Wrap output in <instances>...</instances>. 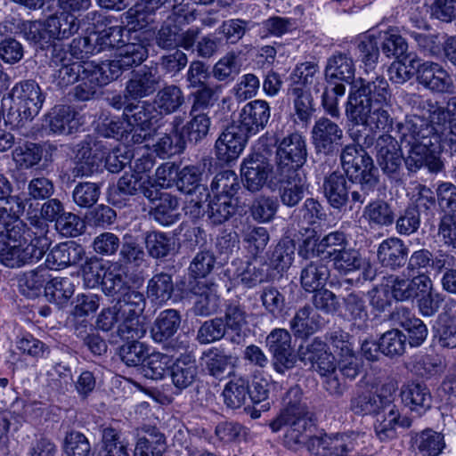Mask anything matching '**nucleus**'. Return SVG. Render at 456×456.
<instances>
[{
	"label": "nucleus",
	"instance_id": "1",
	"mask_svg": "<svg viewBox=\"0 0 456 456\" xmlns=\"http://www.w3.org/2000/svg\"><path fill=\"white\" fill-rule=\"evenodd\" d=\"M391 94L387 79L377 75L365 79L358 78L354 81L348 96L346 113L348 118L356 125L362 126L365 134H359L360 130L352 132L351 136L361 147H370L376 142L374 130L390 134L395 132L398 136L396 126L394 127V118L390 114Z\"/></svg>",
	"mask_w": 456,
	"mask_h": 456
},
{
	"label": "nucleus",
	"instance_id": "5",
	"mask_svg": "<svg viewBox=\"0 0 456 456\" xmlns=\"http://www.w3.org/2000/svg\"><path fill=\"white\" fill-rule=\"evenodd\" d=\"M115 59L98 64H90L91 74L102 84L118 79L124 71L140 65L148 56V50L142 43L123 44Z\"/></svg>",
	"mask_w": 456,
	"mask_h": 456
},
{
	"label": "nucleus",
	"instance_id": "14",
	"mask_svg": "<svg viewBox=\"0 0 456 456\" xmlns=\"http://www.w3.org/2000/svg\"><path fill=\"white\" fill-rule=\"evenodd\" d=\"M265 342L273 356V366L277 372L284 374L295 366L297 356L291 346V335L287 330H273Z\"/></svg>",
	"mask_w": 456,
	"mask_h": 456
},
{
	"label": "nucleus",
	"instance_id": "10",
	"mask_svg": "<svg viewBox=\"0 0 456 456\" xmlns=\"http://www.w3.org/2000/svg\"><path fill=\"white\" fill-rule=\"evenodd\" d=\"M411 68L416 69V78L419 85L434 94H452L454 83L451 74L438 62L417 58L409 60Z\"/></svg>",
	"mask_w": 456,
	"mask_h": 456
},
{
	"label": "nucleus",
	"instance_id": "22",
	"mask_svg": "<svg viewBox=\"0 0 456 456\" xmlns=\"http://www.w3.org/2000/svg\"><path fill=\"white\" fill-rule=\"evenodd\" d=\"M202 170L198 166H187L183 167L178 175L177 187L178 189L186 194H194L199 192L200 198L197 196V199H191L188 208H193L195 216H199L201 213L203 208V200H207L209 197L208 188L200 184V178Z\"/></svg>",
	"mask_w": 456,
	"mask_h": 456
},
{
	"label": "nucleus",
	"instance_id": "42",
	"mask_svg": "<svg viewBox=\"0 0 456 456\" xmlns=\"http://www.w3.org/2000/svg\"><path fill=\"white\" fill-rule=\"evenodd\" d=\"M130 288L127 276L118 264L109 266L102 280V290L105 296L116 301Z\"/></svg>",
	"mask_w": 456,
	"mask_h": 456
},
{
	"label": "nucleus",
	"instance_id": "13",
	"mask_svg": "<svg viewBox=\"0 0 456 456\" xmlns=\"http://www.w3.org/2000/svg\"><path fill=\"white\" fill-rule=\"evenodd\" d=\"M240 171L245 187L253 192L260 191L269 178L272 182H275V167L260 152H256L245 159Z\"/></svg>",
	"mask_w": 456,
	"mask_h": 456
},
{
	"label": "nucleus",
	"instance_id": "26",
	"mask_svg": "<svg viewBox=\"0 0 456 456\" xmlns=\"http://www.w3.org/2000/svg\"><path fill=\"white\" fill-rule=\"evenodd\" d=\"M199 367L192 353H183L170 366L172 384L178 392L191 387L198 379Z\"/></svg>",
	"mask_w": 456,
	"mask_h": 456
},
{
	"label": "nucleus",
	"instance_id": "50",
	"mask_svg": "<svg viewBox=\"0 0 456 456\" xmlns=\"http://www.w3.org/2000/svg\"><path fill=\"white\" fill-rule=\"evenodd\" d=\"M166 449L165 438L156 428H144V435L138 438L134 456H162Z\"/></svg>",
	"mask_w": 456,
	"mask_h": 456
},
{
	"label": "nucleus",
	"instance_id": "25",
	"mask_svg": "<svg viewBox=\"0 0 456 456\" xmlns=\"http://www.w3.org/2000/svg\"><path fill=\"white\" fill-rule=\"evenodd\" d=\"M115 194L123 198L142 194L153 201L158 197V188L150 175L125 173L117 183Z\"/></svg>",
	"mask_w": 456,
	"mask_h": 456
},
{
	"label": "nucleus",
	"instance_id": "56",
	"mask_svg": "<svg viewBox=\"0 0 456 456\" xmlns=\"http://www.w3.org/2000/svg\"><path fill=\"white\" fill-rule=\"evenodd\" d=\"M248 380L239 377L230 380L223 391L224 403L231 409H239L248 400Z\"/></svg>",
	"mask_w": 456,
	"mask_h": 456
},
{
	"label": "nucleus",
	"instance_id": "43",
	"mask_svg": "<svg viewBox=\"0 0 456 456\" xmlns=\"http://www.w3.org/2000/svg\"><path fill=\"white\" fill-rule=\"evenodd\" d=\"M354 65L351 57L345 53H338L327 61L325 68V77L327 81L339 80L351 83L354 77Z\"/></svg>",
	"mask_w": 456,
	"mask_h": 456
},
{
	"label": "nucleus",
	"instance_id": "33",
	"mask_svg": "<svg viewBox=\"0 0 456 456\" xmlns=\"http://www.w3.org/2000/svg\"><path fill=\"white\" fill-rule=\"evenodd\" d=\"M408 254L407 246L402 240L395 237L384 240L377 250V257L382 266L394 271L404 266Z\"/></svg>",
	"mask_w": 456,
	"mask_h": 456
},
{
	"label": "nucleus",
	"instance_id": "60",
	"mask_svg": "<svg viewBox=\"0 0 456 456\" xmlns=\"http://www.w3.org/2000/svg\"><path fill=\"white\" fill-rule=\"evenodd\" d=\"M345 312L348 320L357 329L366 326L369 320L364 299L358 294L350 293L344 298Z\"/></svg>",
	"mask_w": 456,
	"mask_h": 456
},
{
	"label": "nucleus",
	"instance_id": "28",
	"mask_svg": "<svg viewBox=\"0 0 456 456\" xmlns=\"http://www.w3.org/2000/svg\"><path fill=\"white\" fill-rule=\"evenodd\" d=\"M8 96L21 105L24 108V112L28 111V115H37L45 102V96L38 84L31 79L15 84Z\"/></svg>",
	"mask_w": 456,
	"mask_h": 456
},
{
	"label": "nucleus",
	"instance_id": "37",
	"mask_svg": "<svg viewBox=\"0 0 456 456\" xmlns=\"http://www.w3.org/2000/svg\"><path fill=\"white\" fill-rule=\"evenodd\" d=\"M401 397L404 405L419 416L426 413L432 406V395L425 384H408L402 388Z\"/></svg>",
	"mask_w": 456,
	"mask_h": 456
},
{
	"label": "nucleus",
	"instance_id": "34",
	"mask_svg": "<svg viewBox=\"0 0 456 456\" xmlns=\"http://www.w3.org/2000/svg\"><path fill=\"white\" fill-rule=\"evenodd\" d=\"M330 277L328 264L318 256L305 259L300 273L302 288L308 292L323 288Z\"/></svg>",
	"mask_w": 456,
	"mask_h": 456
},
{
	"label": "nucleus",
	"instance_id": "58",
	"mask_svg": "<svg viewBox=\"0 0 456 456\" xmlns=\"http://www.w3.org/2000/svg\"><path fill=\"white\" fill-rule=\"evenodd\" d=\"M148 253L154 258H163L175 250V240L161 232H148L144 236Z\"/></svg>",
	"mask_w": 456,
	"mask_h": 456
},
{
	"label": "nucleus",
	"instance_id": "40",
	"mask_svg": "<svg viewBox=\"0 0 456 456\" xmlns=\"http://www.w3.org/2000/svg\"><path fill=\"white\" fill-rule=\"evenodd\" d=\"M413 450L421 456H439L445 448L444 436L427 428L411 435Z\"/></svg>",
	"mask_w": 456,
	"mask_h": 456
},
{
	"label": "nucleus",
	"instance_id": "49",
	"mask_svg": "<svg viewBox=\"0 0 456 456\" xmlns=\"http://www.w3.org/2000/svg\"><path fill=\"white\" fill-rule=\"evenodd\" d=\"M292 97L294 114L299 122L308 124L315 111L311 93L299 85H292L289 89Z\"/></svg>",
	"mask_w": 456,
	"mask_h": 456
},
{
	"label": "nucleus",
	"instance_id": "20",
	"mask_svg": "<svg viewBox=\"0 0 456 456\" xmlns=\"http://www.w3.org/2000/svg\"><path fill=\"white\" fill-rule=\"evenodd\" d=\"M160 83L157 67L143 66L134 71L126 84V96L139 100L152 94Z\"/></svg>",
	"mask_w": 456,
	"mask_h": 456
},
{
	"label": "nucleus",
	"instance_id": "15",
	"mask_svg": "<svg viewBox=\"0 0 456 456\" xmlns=\"http://www.w3.org/2000/svg\"><path fill=\"white\" fill-rule=\"evenodd\" d=\"M85 63L73 61L68 52L54 48L50 61L51 83L59 89L74 84L83 75Z\"/></svg>",
	"mask_w": 456,
	"mask_h": 456
},
{
	"label": "nucleus",
	"instance_id": "35",
	"mask_svg": "<svg viewBox=\"0 0 456 456\" xmlns=\"http://www.w3.org/2000/svg\"><path fill=\"white\" fill-rule=\"evenodd\" d=\"M180 324L181 317L176 310H164L155 319L151 329V336L156 343H167L166 347L168 348L172 343L169 340L177 332Z\"/></svg>",
	"mask_w": 456,
	"mask_h": 456
},
{
	"label": "nucleus",
	"instance_id": "47",
	"mask_svg": "<svg viewBox=\"0 0 456 456\" xmlns=\"http://www.w3.org/2000/svg\"><path fill=\"white\" fill-rule=\"evenodd\" d=\"M51 275L45 265H39L37 268L24 273L19 278V286L21 292L28 297H38L42 291H45Z\"/></svg>",
	"mask_w": 456,
	"mask_h": 456
},
{
	"label": "nucleus",
	"instance_id": "11",
	"mask_svg": "<svg viewBox=\"0 0 456 456\" xmlns=\"http://www.w3.org/2000/svg\"><path fill=\"white\" fill-rule=\"evenodd\" d=\"M50 239H39L24 246L4 244L0 263L8 268H20L38 262L49 248Z\"/></svg>",
	"mask_w": 456,
	"mask_h": 456
},
{
	"label": "nucleus",
	"instance_id": "51",
	"mask_svg": "<svg viewBox=\"0 0 456 456\" xmlns=\"http://www.w3.org/2000/svg\"><path fill=\"white\" fill-rule=\"evenodd\" d=\"M362 217L371 227H385L394 223L395 213L388 202L383 200H376L369 202L364 207Z\"/></svg>",
	"mask_w": 456,
	"mask_h": 456
},
{
	"label": "nucleus",
	"instance_id": "19",
	"mask_svg": "<svg viewBox=\"0 0 456 456\" xmlns=\"http://www.w3.org/2000/svg\"><path fill=\"white\" fill-rule=\"evenodd\" d=\"M381 391L380 394H375L371 390L357 391L350 400V410L360 416L379 414L394 399L392 391L395 392V387L392 386L387 389L383 387Z\"/></svg>",
	"mask_w": 456,
	"mask_h": 456
},
{
	"label": "nucleus",
	"instance_id": "17",
	"mask_svg": "<svg viewBox=\"0 0 456 456\" xmlns=\"http://www.w3.org/2000/svg\"><path fill=\"white\" fill-rule=\"evenodd\" d=\"M377 161L384 174L395 178L402 169L403 151L392 134H380L375 142Z\"/></svg>",
	"mask_w": 456,
	"mask_h": 456
},
{
	"label": "nucleus",
	"instance_id": "2",
	"mask_svg": "<svg viewBox=\"0 0 456 456\" xmlns=\"http://www.w3.org/2000/svg\"><path fill=\"white\" fill-rule=\"evenodd\" d=\"M343 172L336 170L326 175L322 191L329 205L340 210L349 201L351 208L361 206L379 183V170L373 159L355 144L346 145L340 152Z\"/></svg>",
	"mask_w": 456,
	"mask_h": 456
},
{
	"label": "nucleus",
	"instance_id": "29",
	"mask_svg": "<svg viewBox=\"0 0 456 456\" xmlns=\"http://www.w3.org/2000/svg\"><path fill=\"white\" fill-rule=\"evenodd\" d=\"M85 256L83 247L69 240L54 246L46 256L45 265L48 270H60L78 264Z\"/></svg>",
	"mask_w": 456,
	"mask_h": 456
},
{
	"label": "nucleus",
	"instance_id": "48",
	"mask_svg": "<svg viewBox=\"0 0 456 456\" xmlns=\"http://www.w3.org/2000/svg\"><path fill=\"white\" fill-rule=\"evenodd\" d=\"M75 292V285L69 277L50 278L45 288L47 300L58 307H65Z\"/></svg>",
	"mask_w": 456,
	"mask_h": 456
},
{
	"label": "nucleus",
	"instance_id": "30",
	"mask_svg": "<svg viewBox=\"0 0 456 456\" xmlns=\"http://www.w3.org/2000/svg\"><path fill=\"white\" fill-rule=\"evenodd\" d=\"M94 147L96 143L93 146L91 141H83L77 145L72 172L75 177L90 176L101 167L105 152L98 153Z\"/></svg>",
	"mask_w": 456,
	"mask_h": 456
},
{
	"label": "nucleus",
	"instance_id": "6",
	"mask_svg": "<svg viewBox=\"0 0 456 456\" xmlns=\"http://www.w3.org/2000/svg\"><path fill=\"white\" fill-rule=\"evenodd\" d=\"M115 302L121 318V322L118 325V336L121 338L144 337L147 329L141 321V315L146 305L143 293L130 287Z\"/></svg>",
	"mask_w": 456,
	"mask_h": 456
},
{
	"label": "nucleus",
	"instance_id": "8",
	"mask_svg": "<svg viewBox=\"0 0 456 456\" xmlns=\"http://www.w3.org/2000/svg\"><path fill=\"white\" fill-rule=\"evenodd\" d=\"M425 108L428 113V126L456 152V96L450 97L445 106L428 100Z\"/></svg>",
	"mask_w": 456,
	"mask_h": 456
},
{
	"label": "nucleus",
	"instance_id": "61",
	"mask_svg": "<svg viewBox=\"0 0 456 456\" xmlns=\"http://www.w3.org/2000/svg\"><path fill=\"white\" fill-rule=\"evenodd\" d=\"M42 158L43 147L31 142L17 146L12 151V159L20 168H31L37 165Z\"/></svg>",
	"mask_w": 456,
	"mask_h": 456
},
{
	"label": "nucleus",
	"instance_id": "57",
	"mask_svg": "<svg viewBox=\"0 0 456 456\" xmlns=\"http://www.w3.org/2000/svg\"><path fill=\"white\" fill-rule=\"evenodd\" d=\"M191 120L181 128V135L191 143H198L207 137L210 127V118L208 113L190 114Z\"/></svg>",
	"mask_w": 456,
	"mask_h": 456
},
{
	"label": "nucleus",
	"instance_id": "55",
	"mask_svg": "<svg viewBox=\"0 0 456 456\" xmlns=\"http://www.w3.org/2000/svg\"><path fill=\"white\" fill-rule=\"evenodd\" d=\"M410 37L416 43L418 50L427 57L440 58L443 55L444 40L437 32L427 31H409Z\"/></svg>",
	"mask_w": 456,
	"mask_h": 456
},
{
	"label": "nucleus",
	"instance_id": "7",
	"mask_svg": "<svg viewBox=\"0 0 456 456\" xmlns=\"http://www.w3.org/2000/svg\"><path fill=\"white\" fill-rule=\"evenodd\" d=\"M276 144L275 174L300 173L308 154L305 137L299 132H293L276 140Z\"/></svg>",
	"mask_w": 456,
	"mask_h": 456
},
{
	"label": "nucleus",
	"instance_id": "24",
	"mask_svg": "<svg viewBox=\"0 0 456 456\" xmlns=\"http://www.w3.org/2000/svg\"><path fill=\"white\" fill-rule=\"evenodd\" d=\"M270 117L269 103L264 100H254L241 109L239 126L249 135H254L266 127Z\"/></svg>",
	"mask_w": 456,
	"mask_h": 456
},
{
	"label": "nucleus",
	"instance_id": "27",
	"mask_svg": "<svg viewBox=\"0 0 456 456\" xmlns=\"http://www.w3.org/2000/svg\"><path fill=\"white\" fill-rule=\"evenodd\" d=\"M392 297L397 301L414 299L419 290L431 285V279L426 274H418L412 278L403 275H390L387 279Z\"/></svg>",
	"mask_w": 456,
	"mask_h": 456
},
{
	"label": "nucleus",
	"instance_id": "38",
	"mask_svg": "<svg viewBox=\"0 0 456 456\" xmlns=\"http://www.w3.org/2000/svg\"><path fill=\"white\" fill-rule=\"evenodd\" d=\"M76 115V111L70 106L59 105L48 113L45 122L53 134H69L78 127Z\"/></svg>",
	"mask_w": 456,
	"mask_h": 456
},
{
	"label": "nucleus",
	"instance_id": "9",
	"mask_svg": "<svg viewBox=\"0 0 456 456\" xmlns=\"http://www.w3.org/2000/svg\"><path fill=\"white\" fill-rule=\"evenodd\" d=\"M311 139L316 155L334 157L345 148H342V127L327 117H321L315 120L311 130Z\"/></svg>",
	"mask_w": 456,
	"mask_h": 456
},
{
	"label": "nucleus",
	"instance_id": "64",
	"mask_svg": "<svg viewBox=\"0 0 456 456\" xmlns=\"http://www.w3.org/2000/svg\"><path fill=\"white\" fill-rule=\"evenodd\" d=\"M295 250L296 247L293 240H281L272 251L269 258L271 267L278 273L287 271L293 263Z\"/></svg>",
	"mask_w": 456,
	"mask_h": 456
},
{
	"label": "nucleus",
	"instance_id": "21",
	"mask_svg": "<svg viewBox=\"0 0 456 456\" xmlns=\"http://www.w3.org/2000/svg\"><path fill=\"white\" fill-rule=\"evenodd\" d=\"M412 420L408 417H401L398 408L394 403V399L387 403L374 422V431L381 442L392 440L396 437V428H409Z\"/></svg>",
	"mask_w": 456,
	"mask_h": 456
},
{
	"label": "nucleus",
	"instance_id": "36",
	"mask_svg": "<svg viewBox=\"0 0 456 456\" xmlns=\"http://www.w3.org/2000/svg\"><path fill=\"white\" fill-rule=\"evenodd\" d=\"M323 325V319L309 305L299 308L289 322V328L294 336L305 338L314 334Z\"/></svg>",
	"mask_w": 456,
	"mask_h": 456
},
{
	"label": "nucleus",
	"instance_id": "53",
	"mask_svg": "<svg viewBox=\"0 0 456 456\" xmlns=\"http://www.w3.org/2000/svg\"><path fill=\"white\" fill-rule=\"evenodd\" d=\"M355 54L363 64L366 73L374 70L379 57V47L377 38L373 35L359 37L356 40Z\"/></svg>",
	"mask_w": 456,
	"mask_h": 456
},
{
	"label": "nucleus",
	"instance_id": "39",
	"mask_svg": "<svg viewBox=\"0 0 456 456\" xmlns=\"http://www.w3.org/2000/svg\"><path fill=\"white\" fill-rule=\"evenodd\" d=\"M50 43L70 37L79 29L77 17L66 12H56L45 20Z\"/></svg>",
	"mask_w": 456,
	"mask_h": 456
},
{
	"label": "nucleus",
	"instance_id": "3",
	"mask_svg": "<svg viewBox=\"0 0 456 456\" xmlns=\"http://www.w3.org/2000/svg\"><path fill=\"white\" fill-rule=\"evenodd\" d=\"M396 131L409 175H415L421 169L430 174L444 170L441 159L444 141L432 131L426 118L417 115L407 116L403 122L396 123Z\"/></svg>",
	"mask_w": 456,
	"mask_h": 456
},
{
	"label": "nucleus",
	"instance_id": "41",
	"mask_svg": "<svg viewBox=\"0 0 456 456\" xmlns=\"http://www.w3.org/2000/svg\"><path fill=\"white\" fill-rule=\"evenodd\" d=\"M195 296L193 311L197 315L208 316L215 314L219 307V297L215 286L197 282L191 289Z\"/></svg>",
	"mask_w": 456,
	"mask_h": 456
},
{
	"label": "nucleus",
	"instance_id": "63",
	"mask_svg": "<svg viewBox=\"0 0 456 456\" xmlns=\"http://www.w3.org/2000/svg\"><path fill=\"white\" fill-rule=\"evenodd\" d=\"M158 9L142 2L131 7L125 13V19L129 29L140 30L152 23L154 21V13Z\"/></svg>",
	"mask_w": 456,
	"mask_h": 456
},
{
	"label": "nucleus",
	"instance_id": "46",
	"mask_svg": "<svg viewBox=\"0 0 456 456\" xmlns=\"http://www.w3.org/2000/svg\"><path fill=\"white\" fill-rule=\"evenodd\" d=\"M159 112L155 106L148 102L141 104L130 103L125 107V117L128 126H140L146 131L153 128Z\"/></svg>",
	"mask_w": 456,
	"mask_h": 456
},
{
	"label": "nucleus",
	"instance_id": "32",
	"mask_svg": "<svg viewBox=\"0 0 456 456\" xmlns=\"http://www.w3.org/2000/svg\"><path fill=\"white\" fill-rule=\"evenodd\" d=\"M248 314L245 306L238 301L227 304L224 323L227 326V336L232 344L240 345L247 336Z\"/></svg>",
	"mask_w": 456,
	"mask_h": 456
},
{
	"label": "nucleus",
	"instance_id": "59",
	"mask_svg": "<svg viewBox=\"0 0 456 456\" xmlns=\"http://www.w3.org/2000/svg\"><path fill=\"white\" fill-rule=\"evenodd\" d=\"M242 241L253 256H257L265 250L270 236L266 228L256 225H247L241 231Z\"/></svg>",
	"mask_w": 456,
	"mask_h": 456
},
{
	"label": "nucleus",
	"instance_id": "4",
	"mask_svg": "<svg viewBox=\"0 0 456 456\" xmlns=\"http://www.w3.org/2000/svg\"><path fill=\"white\" fill-rule=\"evenodd\" d=\"M273 432L286 428L284 444L290 449L305 445L312 436L314 424L308 408H284L270 423Z\"/></svg>",
	"mask_w": 456,
	"mask_h": 456
},
{
	"label": "nucleus",
	"instance_id": "54",
	"mask_svg": "<svg viewBox=\"0 0 456 456\" xmlns=\"http://www.w3.org/2000/svg\"><path fill=\"white\" fill-rule=\"evenodd\" d=\"M206 366L209 374L215 378L222 379L229 375L233 368V358L224 349L213 347L204 353Z\"/></svg>",
	"mask_w": 456,
	"mask_h": 456
},
{
	"label": "nucleus",
	"instance_id": "52",
	"mask_svg": "<svg viewBox=\"0 0 456 456\" xmlns=\"http://www.w3.org/2000/svg\"><path fill=\"white\" fill-rule=\"evenodd\" d=\"M184 103L182 89L170 85L160 89L154 98L153 105L160 114H171L177 111Z\"/></svg>",
	"mask_w": 456,
	"mask_h": 456
},
{
	"label": "nucleus",
	"instance_id": "62",
	"mask_svg": "<svg viewBox=\"0 0 456 456\" xmlns=\"http://www.w3.org/2000/svg\"><path fill=\"white\" fill-rule=\"evenodd\" d=\"M279 207V201L275 197L259 195L253 200L249 210L255 221L269 223L274 218Z\"/></svg>",
	"mask_w": 456,
	"mask_h": 456
},
{
	"label": "nucleus",
	"instance_id": "12",
	"mask_svg": "<svg viewBox=\"0 0 456 456\" xmlns=\"http://www.w3.org/2000/svg\"><path fill=\"white\" fill-rule=\"evenodd\" d=\"M30 224L36 229L32 231L20 217L10 223H0V237L5 240L4 244H18L24 246L39 239H49L48 224L38 218L30 220Z\"/></svg>",
	"mask_w": 456,
	"mask_h": 456
},
{
	"label": "nucleus",
	"instance_id": "44",
	"mask_svg": "<svg viewBox=\"0 0 456 456\" xmlns=\"http://www.w3.org/2000/svg\"><path fill=\"white\" fill-rule=\"evenodd\" d=\"M237 207V198L214 195L207 204V208L203 211L213 224H221L235 214Z\"/></svg>",
	"mask_w": 456,
	"mask_h": 456
},
{
	"label": "nucleus",
	"instance_id": "18",
	"mask_svg": "<svg viewBox=\"0 0 456 456\" xmlns=\"http://www.w3.org/2000/svg\"><path fill=\"white\" fill-rule=\"evenodd\" d=\"M250 136L239 125L227 126L216 142L217 159L223 162H231L239 158L243 151L248 137Z\"/></svg>",
	"mask_w": 456,
	"mask_h": 456
},
{
	"label": "nucleus",
	"instance_id": "23",
	"mask_svg": "<svg viewBox=\"0 0 456 456\" xmlns=\"http://www.w3.org/2000/svg\"><path fill=\"white\" fill-rule=\"evenodd\" d=\"M173 8L172 15L168 16L156 35V44L162 49H171L178 46L179 32L181 23L189 22V17L184 13V6L182 2L174 0L171 4Z\"/></svg>",
	"mask_w": 456,
	"mask_h": 456
},
{
	"label": "nucleus",
	"instance_id": "45",
	"mask_svg": "<svg viewBox=\"0 0 456 456\" xmlns=\"http://www.w3.org/2000/svg\"><path fill=\"white\" fill-rule=\"evenodd\" d=\"M151 202L155 204V207L151 214L159 224L169 226L178 220L179 214L176 211L179 203L176 197L169 193H162L158 189V197Z\"/></svg>",
	"mask_w": 456,
	"mask_h": 456
},
{
	"label": "nucleus",
	"instance_id": "31",
	"mask_svg": "<svg viewBox=\"0 0 456 456\" xmlns=\"http://www.w3.org/2000/svg\"><path fill=\"white\" fill-rule=\"evenodd\" d=\"M275 182L281 183V202L289 208L296 207L304 198L306 190L305 176L300 173L280 175L275 174Z\"/></svg>",
	"mask_w": 456,
	"mask_h": 456
},
{
	"label": "nucleus",
	"instance_id": "16",
	"mask_svg": "<svg viewBox=\"0 0 456 456\" xmlns=\"http://www.w3.org/2000/svg\"><path fill=\"white\" fill-rule=\"evenodd\" d=\"M348 246V240L343 232L335 231L323 236L318 242L306 239L298 250V255L304 259L310 256L331 260Z\"/></svg>",
	"mask_w": 456,
	"mask_h": 456
}]
</instances>
